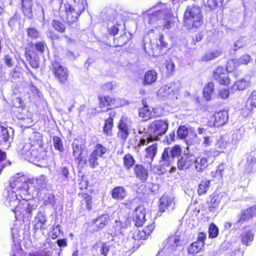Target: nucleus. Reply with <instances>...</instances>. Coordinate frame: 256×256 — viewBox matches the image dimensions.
Segmentation results:
<instances>
[{"mask_svg": "<svg viewBox=\"0 0 256 256\" xmlns=\"http://www.w3.org/2000/svg\"><path fill=\"white\" fill-rule=\"evenodd\" d=\"M203 23L204 15L202 8L196 4L188 6L183 15V26L191 30L200 27Z\"/></svg>", "mask_w": 256, "mask_h": 256, "instance_id": "obj_1", "label": "nucleus"}, {"mask_svg": "<svg viewBox=\"0 0 256 256\" xmlns=\"http://www.w3.org/2000/svg\"><path fill=\"white\" fill-rule=\"evenodd\" d=\"M46 48V44L44 41H36L34 43L30 42L27 44L25 48L24 56L32 68L39 67V54H43Z\"/></svg>", "mask_w": 256, "mask_h": 256, "instance_id": "obj_2", "label": "nucleus"}, {"mask_svg": "<svg viewBox=\"0 0 256 256\" xmlns=\"http://www.w3.org/2000/svg\"><path fill=\"white\" fill-rule=\"evenodd\" d=\"M48 68L54 80L60 84L66 85L69 82L70 72L68 69L60 61L57 60L51 61Z\"/></svg>", "mask_w": 256, "mask_h": 256, "instance_id": "obj_3", "label": "nucleus"}, {"mask_svg": "<svg viewBox=\"0 0 256 256\" xmlns=\"http://www.w3.org/2000/svg\"><path fill=\"white\" fill-rule=\"evenodd\" d=\"M236 64L234 60L228 62L226 69L222 66H219L212 72L214 79L219 84L227 86L230 84V80L228 72H232L236 69Z\"/></svg>", "mask_w": 256, "mask_h": 256, "instance_id": "obj_4", "label": "nucleus"}, {"mask_svg": "<svg viewBox=\"0 0 256 256\" xmlns=\"http://www.w3.org/2000/svg\"><path fill=\"white\" fill-rule=\"evenodd\" d=\"M155 228L154 223L152 222L146 226L144 228L138 230L136 234L128 240V245L130 250H135L141 245L140 240H145L152 234Z\"/></svg>", "mask_w": 256, "mask_h": 256, "instance_id": "obj_5", "label": "nucleus"}, {"mask_svg": "<svg viewBox=\"0 0 256 256\" xmlns=\"http://www.w3.org/2000/svg\"><path fill=\"white\" fill-rule=\"evenodd\" d=\"M142 106L138 110V116L143 121L146 122L152 119L162 117L163 116L158 107L150 108L148 105L146 98L142 100Z\"/></svg>", "mask_w": 256, "mask_h": 256, "instance_id": "obj_6", "label": "nucleus"}, {"mask_svg": "<svg viewBox=\"0 0 256 256\" xmlns=\"http://www.w3.org/2000/svg\"><path fill=\"white\" fill-rule=\"evenodd\" d=\"M108 151V148L102 144H96L94 146V149L88 159V162L90 168H94L98 166L99 165L98 159L103 158Z\"/></svg>", "mask_w": 256, "mask_h": 256, "instance_id": "obj_7", "label": "nucleus"}, {"mask_svg": "<svg viewBox=\"0 0 256 256\" xmlns=\"http://www.w3.org/2000/svg\"><path fill=\"white\" fill-rule=\"evenodd\" d=\"M168 121L166 120H155L150 124L148 130L151 135L156 140L159 136L164 135L168 130Z\"/></svg>", "mask_w": 256, "mask_h": 256, "instance_id": "obj_8", "label": "nucleus"}, {"mask_svg": "<svg viewBox=\"0 0 256 256\" xmlns=\"http://www.w3.org/2000/svg\"><path fill=\"white\" fill-rule=\"evenodd\" d=\"M98 100L99 108L104 111H109L119 107L117 104V98L114 96L99 94L98 96Z\"/></svg>", "mask_w": 256, "mask_h": 256, "instance_id": "obj_9", "label": "nucleus"}, {"mask_svg": "<svg viewBox=\"0 0 256 256\" xmlns=\"http://www.w3.org/2000/svg\"><path fill=\"white\" fill-rule=\"evenodd\" d=\"M16 180L14 178H12L10 180L9 186L6 188L7 194L6 196L5 204L7 206H12V210L15 214L16 218Z\"/></svg>", "mask_w": 256, "mask_h": 256, "instance_id": "obj_10", "label": "nucleus"}, {"mask_svg": "<svg viewBox=\"0 0 256 256\" xmlns=\"http://www.w3.org/2000/svg\"><path fill=\"white\" fill-rule=\"evenodd\" d=\"M130 122L129 119L124 116H121L118 124V138L123 142H126L130 132Z\"/></svg>", "mask_w": 256, "mask_h": 256, "instance_id": "obj_11", "label": "nucleus"}, {"mask_svg": "<svg viewBox=\"0 0 256 256\" xmlns=\"http://www.w3.org/2000/svg\"><path fill=\"white\" fill-rule=\"evenodd\" d=\"M17 188L18 190H20L22 189L26 191H28L29 189V184H35L34 186V188H40L46 185L44 180L42 178H32L30 179L26 176H22V178H17Z\"/></svg>", "mask_w": 256, "mask_h": 256, "instance_id": "obj_12", "label": "nucleus"}, {"mask_svg": "<svg viewBox=\"0 0 256 256\" xmlns=\"http://www.w3.org/2000/svg\"><path fill=\"white\" fill-rule=\"evenodd\" d=\"M213 118L214 120H208V125L210 127L222 126L226 124L228 121V112L225 110H220L214 112Z\"/></svg>", "mask_w": 256, "mask_h": 256, "instance_id": "obj_13", "label": "nucleus"}, {"mask_svg": "<svg viewBox=\"0 0 256 256\" xmlns=\"http://www.w3.org/2000/svg\"><path fill=\"white\" fill-rule=\"evenodd\" d=\"M110 216L108 214H102L92 220L90 227L92 228V232H98L108 225Z\"/></svg>", "mask_w": 256, "mask_h": 256, "instance_id": "obj_14", "label": "nucleus"}, {"mask_svg": "<svg viewBox=\"0 0 256 256\" xmlns=\"http://www.w3.org/2000/svg\"><path fill=\"white\" fill-rule=\"evenodd\" d=\"M194 162L192 154L187 153L181 156L177 161V168L179 170H186L189 169Z\"/></svg>", "mask_w": 256, "mask_h": 256, "instance_id": "obj_15", "label": "nucleus"}, {"mask_svg": "<svg viewBox=\"0 0 256 256\" xmlns=\"http://www.w3.org/2000/svg\"><path fill=\"white\" fill-rule=\"evenodd\" d=\"M80 198V206L82 210H90L92 209L93 200L92 196L88 192H80L78 194Z\"/></svg>", "mask_w": 256, "mask_h": 256, "instance_id": "obj_16", "label": "nucleus"}, {"mask_svg": "<svg viewBox=\"0 0 256 256\" xmlns=\"http://www.w3.org/2000/svg\"><path fill=\"white\" fill-rule=\"evenodd\" d=\"M108 117L104 120L102 127V132L106 136L112 135V130L114 126V119L116 117V112L114 110H111L108 112Z\"/></svg>", "mask_w": 256, "mask_h": 256, "instance_id": "obj_17", "label": "nucleus"}, {"mask_svg": "<svg viewBox=\"0 0 256 256\" xmlns=\"http://www.w3.org/2000/svg\"><path fill=\"white\" fill-rule=\"evenodd\" d=\"M146 210L142 206H138L134 209L132 218L136 227H142L144 224L146 220Z\"/></svg>", "mask_w": 256, "mask_h": 256, "instance_id": "obj_18", "label": "nucleus"}, {"mask_svg": "<svg viewBox=\"0 0 256 256\" xmlns=\"http://www.w3.org/2000/svg\"><path fill=\"white\" fill-rule=\"evenodd\" d=\"M64 12L66 13V20L68 24H72L76 22L81 14V13L78 12L73 6L69 4H64Z\"/></svg>", "mask_w": 256, "mask_h": 256, "instance_id": "obj_19", "label": "nucleus"}, {"mask_svg": "<svg viewBox=\"0 0 256 256\" xmlns=\"http://www.w3.org/2000/svg\"><path fill=\"white\" fill-rule=\"evenodd\" d=\"M136 177L142 182H146L149 176L148 170L142 164H136L134 167Z\"/></svg>", "mask_w": 256, "mask_h": 256, "instance_id": "obj_20", "label": "nucleus"}, {"mask_svg": "<svg viewBox=\"0 0 256 256\" xmlns=\"http://www.w3.org/2000/svg\"><path fill=\"white\" fill-rule=\"evenodd\" d=\"M174 203L173 200L166 196H162L159 200L158 212L160 213L168 210L170 208L173 209Z\"/></svg>", "mask_w": 256, "mask_h": 256, "instance_id": "obj_21", "label": "nucleus"}, {"mask_svg": "<svg viewBox=\"0 0 256 256\" xmlns=\"http://www.w3.org/2000/svg\"><path fill=\"white\" fill-rule=\"evenodd\" d=\"M244 166L249 172L256 168V148L247 154Z\"/></svg>", "mask_w": 256, "mask_h": 256, "instance_id": "obj_22", "label": "nucleus"}, {"mask_svg": "<svg viewBox=\"0 0 256 256\" xmlns=\"http://www.w3.org/2000/svg\"><path fill=\"white\" fill-rule=\"evenodd\" d=\"M220 202V198L218 194L213 193L210 194L209 200L206 201L208 210L212 212H215L218 208Z\"/></svg>", "mask_w": 256, "mask_h": 256, "instance_id": "obj_23", "label": "nucleus"}, {"mask_svg": "<svg viewBox=\"0 0 256 256\" xmlns=\"http://www.w3.org/2000/svg\"><path fill=\"white\" fill-rule=\"evenodd\" d=\"M111 196L116 200H122L127 196V192L124 186H117L114 187L111 191Z\"/></svg>", "mask_w": 256, "mask_h": 256, "instance_id": "obj_24", "label": "nucleus"}, {"mask_svg": "<svg viewBox=\"0 0 256 256\" xmlns=\"http://www.w3.org/2000/svg\"><path fill=\"white\" fill-rule=\"evenodd\" d=\"M132 35L128 32L124 33L118 38H114V47H120L126 45L132 38Z\"/></svg>", "mask_w": 256, "mask_h": 256, "instance_id": "obj_25", "label": "nucleus"}, {"mask_svg": "<svg viewBox=\"0 0 256 256\" xmlns=\"http://www.w3.org/2000/svg\"><path fill=\"white\" fill-rule=\"evenodd\" d=\"M34 230L36 232L40 230H44L45 224L46 222V216L40 212H39L34 218Z\"/></svg>", "mask_w": 256, "mask_h": 256, "instance_id": "obj_26", "label": "nucleus"}, {"mask_svg": "<svg viewBox=\"0 0 256 256\" xmlns=\"http://www.w3.org/2000/svg\"><path fill=\"white\" fill-rule=\"evenodd\" d=\"M148 34L150 38H152L156 40L158 38L160 42V46L162 48H168V44L164 41V35L159 32L158 30L156 28L150 30L148 32Z\"/></svg>", "mask_w": 256, "mask_h": 256, "instance_id": "obj_27", "label": "nucleus"}, {"mask_svg": "<svg viewBox=\"0 0 256 256\" xmlns=\"http://www.w3.org/2000/svg\"><path fill=\"white\" fill-rule=\"evenodd\" d=\"M166 245L171 251H175L176 248L181 245L180 236H172L167 239Z\"/></svg>", "mask_w": 256, "mask_h": 256, "instance_id": "obj_28", "label": "nucleus"}, {"mask_svg": "<svg viewBox=\"0 0 256 256\" xmlns=\"http://www.w3.org/2000/svg\"><path fill=\"white\" fill-rule=\"evenodd\" d=\"M158 78V73L154 70H148L144 74L143 78L144 85H151L156 82Z\"/></svg>", "mask_w": 256, "mask_h": 256, "instance_id": "obj_29", "label": "nucleus"}, {"mask_svg": "<svg viewBox=\"0 0 256 256\" xmlns=\"http://www.w3.org/2000/svg\"><path fill=\"white\" fill-rule=\"evenodd\" d=\"M214 91V84L213 82H207L202 89L203 97L206 101L212 100V96Z\"/></svg>", "mask_w": 256, "mask_h": 256, "instance_id": "obj_30", "label": "nucleus"}, {"mask_svg": "<svg viewBox=\"0 0 256 256\" xmlns=\"http://www.w3.org/2000/svg\"><path fill=\"white\" fill-rule=\"evenodd\" d=\"M204 246L201 243L196 242H192L188 248V253L192 256H195L197 254L203 251Z\"/></svg>", "mask_w": 256, "mask_h": 256, "instance_id": "obj_31", "label": "nucleus"}, {"mask_svg": "<svg viewBox=\"0 0 256 256\" xmlns=\"http://www.w3.org/2000/svg\"><path fill=\"white\" fill-rule=\"evenodd\" d=\"M124 166L126 170H130L136 165V160L134 156L128 153L124 154L122 158Z\"/></svg>", "mask_w": 256, "mask_h": 256, "instance_id": "obj_32", "label": "nucleus"}, {"mask_svg": "<svg viewBox=\"0 0 256 256\" xmlns=\"http://www.w3.org/2000/svg\"><path fill=\"white\" fill-rule=\"evenodd\" d=\"M254 236V234L251 230H248L244 232L240 235V240L242 243L246 246H248L251 244L252 242Z\"/></svg>", "mask_w": 256, "mask_h": 256, "instance_id": "obj_33", "label": "nucleus"}, {"mask_svg": "<svg viewBox=\"0 0 256 256\" xmlns=\"http://www.w3.org/2000/svg\"><path fill=\"white\" fill-rule=\"evenodd\" d=\"M158 144L154 143L145 148V157L152 161L158 152Z\"/></svg>", "mask_w": 256, "mask_h": 256, "instance_id": "obj_34", "label": "nucleus"}, {"mask_svg": "<svg viewBox=\"0 0 256 256\" xmlns=\"http://www.w3.org/2000/svg\"><path fill=\"white\" fill-rule=\"evenodd\" d=\"M210 186V180H202L198 185L197 193L199 196L205 194L208 192Z\"/></svg>", "mask_w": 256, "mask_h": 256, "instance_id": "obj_35", "label": "nucleus"}, {"mask_svg": "<svg viewBox=\"0 0 256 256\" xmlns=\"http://www.w3.org/2000/svg\"><path fill=\"white\" fill-rule=\"evenodd\" d=\"M194 162L196 168L198 172L204 170L209 164L202 155L194 158Z\"/></svg>", "mask_w": 256, "mask_h": 256, "instance_id": "obj_36", "label": "nucleus"}, {"mask_svg": "<svg viewBox=\"0 0 256 256\" xmlns=\"http://www.w3.org/2000/svg\"><path fill=\"white\" fill-rule=\"evenodd\" d=\"M228 142L225 140L222 137H220L218 140H216L214 148H212L215 150V151L217 152L218 156H220V154L224 153V150L228 146Z\"/></svg>", "mask_w": 256, "mask_h": 256, "instance_id": "obj_37", "label": "nucleus"}, {"mask_svg": "<svg viewBox=\"0 0 256 256\" xmlns=\"http://www.w3.org/2000/svg\"><path fill=\"white\" fill-rule=\"evenodd\" d=\"M169 148H165L162 154L160 160L162 166H170V156L169 155Z\"/></svg>", "mask_w": 256, "mask_h": 256, "instance_id": "obj_38", "label": "nucleus"}, {"mask_svg": "<svg viewBox=\"0 0 256 256\" xmlns=\"http://www.w3.org/2000/svg\"><path fill=\"white\" fill-rule=\"evenodd\" d=\"M218 153L215 151V150L210 148L209 150H204L202 156L208 164H210L213 162L215 158L218 156Z\"/></svg>", "mask_w": 256, "mask_h": 256, "instance_id": "obj_39", "label": "nucleus"}, {"mask_svg": "<svg viewBox=\"0 0 256 256\" xmlns=\"http://www.w3.org/2000/svg\"><path fill=\"white\" fill-rule=\"evenodd\" d=\"M20 106L17 107V112H18V114H17V118L18 119H24L25 116L26 115L27 109L26 108V104L21 98H18V101Z\"/></svg>", "mask_w": 256, "mask_h": 256, "instance_id": "obj_40", "label": "nucleus"}, {"mask_svg": "<svg viewBox=\"0 0 256 256\" xmlns=\"http://www.w3.org/2000/svg\"><path fill=\"white\" fill-rule=\"evenodd\" d=\"M246 107L250 112L256 108V90L252 92L246 101Z\"/></svg>", "mask_w": 256, "mask_h": 256, "instance_id": "obj_41", "label": "nucleus"}, {"mask_svg": "<svg viewBox=\"0 0 256 256\" xmlns=\"http://www.w3.org/2000/svg\"><path fill=\"white\" fill-rule=\"evenodd\" d=\"M222 54L220 50H214L206 52L202 58L203 61L208 62L220 56Z\"/></svg>", "mask_w": 256, "mask_h": 256, "instance_id": "obj_42", "label": "nucleus"}, {"mask_svg": "<svg viewBox=\"0 0 256 256\" xmlns=\"http://www.w3.org/2000/svg\"><path fill=\"white\" fill-rule=\"evenodd\" d=\"M52 26L56 31L59 33L62 34L66 32V27L64 24L59 20H52Z\"/></svg>", "mask_w": 256, "mask_h": 256, "instance_id": "obj_43", "label": "nucleus"}, {"mask_svg": "<svg viewBox=\"0 0 256 256\" xmlns=\"http://www.w3.org/2000/svg\"><path fill=\"white\" fill-rule=\"evenodd\" d=\"M71 5L76 10L82 14L87 6L86 0H74V4Z\"/></svg>", "mask_w": 256, "mask_h": 256, "instance_id": "obj_44", "label": "nucleus"}, {"mask_svg": "<svg viewBox=\"0 0 256 256\" xmlns=\"http://www.w3.org/2000/svg\"><path fill=\"white\" fill-rule=\"evenodd\" d=\"M10 134L7 128L0 125V145L8 142Z\"/></svg>", "mask_w": 256, "mask_h": 256, "instance_id": "obj_45", "label": "nucleus"}, {"mask_svg": "<svg viewBox=\"0 0 256 256\" xmlns=\"http://www.w3.org/2000/svg\"><path fill=\"white\" fill-rule=\"evenodd\" d=\"M252 216L250 210L246 209L244 210L240 216L238 220L237 221L238 224H243L245 222L249 220Z\"/></svg>", "mask_w": 256, "mask_h": 256, "instance_id": "obj_46", "label": "nucleus"}, {"mask_svg": "<svg viewBox=\"0 0 256 256\" xmlns=\"http://www.w3.org/2000/svg\"><path fill=\"white\" fill-rule=\"evenodd\" d=\"M170 156L172 158L179 157L182 153L181 146L178 144H175L170 150L169 149Z\"/></svg>", "mask_w": 256, "mask_h": 256, "instance_id": "obj_47", "label": "nucleus"}, {"mask_svg": "<svg viewBox=\"0 0 256 256\" xmlns=\"http://www.w3.org/2000/svg\"><path fill=\"white\" fill-rule=\"evenodd\" d=\"M219 230L218 226L214 224H210L208 230V237L209 238H214L218 236Z\"/></svg>", "mask_w": 256, "mask_h": 256, "instance_id": "obj_48", "label": "nucleus"}, {"mask_svg": "<svg viewBox=\"0 0 256 256\" xmlns=\"http://www.w3.org/2000/svg\"><path fill=\"white\" fill-rule=\"evenodd\" d=\"M52 140L54 148L60 152H62L64 148L62 139L59 136H54L52 138Z\"/></svg>", "mask_w": 256, "mask_h": 256, "instance_id": "obj_49", "label": "nucleus"}, {"mask_svg": "<svg viewBox=\"0 0 256 256\" xmlns=\"http://www.w3.org/2000/svg\"><path fill=\"white\" fill-rule=\"evenodd\" d=\"M188 128L186 126H180L177 130V137L180 140H184L188 135Z\"/></svg>", "mask_w": 256, "mask_h": 256, "instance_id": "obj_50", "label": "nucleus"}, {"mask_svg": "<svg viewBox=\"0 0 256 256\" xmlns=\"http://www.w3.org/2000/svg\"><path fill=\"white\" fill-rule=\"evenodd\" d=\"M248 82L242 79L236 81L234 85V88L238 90H243L248 86Z\"/></svg>", "mask_w": 256, "mask_h": 256, "instance_id": "obj_51", "label": "nucleus"}, {"mask_svg": "<svg viewBox=\"0 0 256 256\" xmlns=\"http://www.w3.org/2000/svg\"><path fill=\"white\" fill-rule=\"evenodd\" d=\"M26 33L28 36L33 40H36L40 37V32L33 27L28 28L26 29Z\"/></svg>", "mask_w": 256, "mask_h": 256, "instance_id": "obj_52", "label": "nucleus"}, {"mask_svg": "<svg viewBox=\"0 0 256 256\" xmlns=\"http://www.w3.org/2000/svg\"><path fill=\"white\" fill-rule=\"evenodd\" d=\"M120 24L116 22V24H113L112 26L110 27H108L107 30L110 35H112L114 36H116L120 30Z\"/></svg>", "mask_w": 256, "mask_h": 256, "instance_id": "obj_53", "label": "nucleus"}, {"mask_svg": "<svg viewBox=\"0 0 256 256\" xmlns=\"http://www.w3.org/2000/svg\"><path fill=\"white\" fill-rule=\"evenodd\" d=\"M225 168L223 164H220L216 168L214 172H212V175L214 177L218 176L220 178H222L223 173L224 170Z\"/></svg>", "mask_w": 256, "mask_h": 256, "instance_id": "obj_54", "label": "nucleus"}, {"mask_svg": "<svg viewBox=\"0 0 256 256\" xmlns=\"http://www.w3.org/2000/svg\"><path fill=\"white\" fill-rule=\"evenodd\" d=\"M223 1L224 0H208L206 2L207 6L210 10H214L218 8L220 4H222Z\"/></svg>", "mask_w": 256, "mask_h": 256, "instance_id": "obj_55", "label": "nucleus"}, {"mask_svg": "<svg viewBox=\"0 0 256 256\" xmlns=\"http://www.w3.org/2000/svg\"><path fill=\"white\" fill-rule=\"evenodd\" d=\"M156 140L152 135L149 136L142 137L140 139L138 143V146H142L148 144L150 142H152Z\"/></svg>", "mask_w": 256, "mask_h": 256, "instance_id": "obj_56", "label": "nucleus"}, {"mask_svg": "<svg viewBox=\"0 0 256 256\" xmlns=\"http://www.w3.org/2000/svg\"><path fill=\"white\" fill-rule=\"evenodd\" d=\"M72 148L73 156H74L77 154H81L84 152V148L78 142H73L72 144Z\"/></svg>", "mask_w": 256, "mask_h": 256, "instance_id": "obj_57", "label": "nucleus"}, {"mask_svg": "<svg viewBox=\"0 0 256 256\" xmlns=\"http://www.w3.org/2000/svg\"><path fill=\"white\" fill-rule=\"evenodd\" d=\"M74 156L75 160L77 162L78 165L83 166L86 164L88 162V160H86L84 158V152H82L81 154H77Z\"/></svg>", "mask_w": 256, "mask_h": 256, "instance_id": "obj_58", "label": "nucleus"}, {"mask_svg": "<svg viewBox=\"0 0 256 256\" xmlns=\"http://www.w3.org/2000/svg\"><path fill=\"white\" fill-rule=\"evenodd\" d=\"M88 186V182L85 178L82 176L78 184V188L81 192H87V188Z\"/></svg>", "mask_w": 256, "mask_h": 256, "instance_id": "obj_59", "label": "nucleus"}, {"mask_svg": "<svg viewBox=\"0 0 256 256\" xmlns=\"http://www.w3.org/2000/svg\"><path fill=\"white\" fill-rule=\"evenodd\" d=\"M172 92H173V90L167 86H162L158 90L160 94H162L163 96H168Z\"/></svg>", "mask_w": 256, "mask_h": 256, "instance_id": "obj_60", "label": "nucleus"}, {"mask_svg": "<svg viewBox=\"0 0 256 256\" xmlns=\"http://www.w3.org/2000/svg\"><path fill=\"white\" fill-rule=\"evenodd\" d=\"M110 250V246L106 242L102 243L100 248V254L103 256H108Z\"/></svg>", "mask_w": 256, "mask_h": 256, "instance_id": "obj_61", "label": "nucleus"}, {"mask_svg": "<svg viewBox=\"0 0 256 256\" xmlns=\"http://www.w3.org/2000/svg\"><path fill=\"white\" fill-rule=\"evenodd\" d=\"M167 73L171 74L174 70L175 65L171 59L167 60L165 63Z\"/></svg>", "mask_w": 256, "mask_h": 256, "instance_id": "obj_62", "label": "nucleus"}, {"mask_svg": "<svg viewBox=\"0 0 256 256\" xmlns=\"http://www.w3.org/2000/svg\"><path fill=\"white\" fill-rule=\"evenodd\" d=\"M204 37V34L202 32H196L192 36V42L194 44L202 40Z\"/></svg>", "mask_w": 256, "mask_h": 256, "instance_id": "obj_63", "label": "nucleus"}, {"mask_svg": "<svg viewBox=\"0 0 256 256\" xmlns=\"http://www.w3.org/2000/svg\"><path fill=\"white\" fill-rule=\"evenodd\" d=\"M22 10L31 9L32 5V0H20Z\"/></svg>", "mask_w": 256, "mask_h": 256, "instance_id": "obj_64", "label": "nucleus"}]
</instances>
